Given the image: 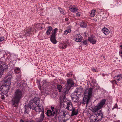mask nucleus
I'll use <instances>...</instances> for the list:
<instances>
[{"label": "nucleus", "mask_w": 122, "mask_h": 122, "mask_svg": "<svg viewBox=\"0 0 122 122\" xmlns=\"http://www.w3.org/2000/svg\"><path fill=\"white\" fill-rule=\"evenodd\" d=\"M22 81H21V82H20L19 84L20 87L22 86H23V82Z\"/></svg>", "instance_id": "nucleus-41"}, {"label": "nucleus", "mask_w": 122, "mask_h": 122, "mask_svg": "<svg viewBox=\"0 0 122 122\" xmlns=\"http://www.w3.org/2000/svg\"><path fill=\"white\" fill-rule=\"evenodd\" d=\"M79 96L80 95L74 92L71 94V97L72 100L75 102H77L79 100Z\"/></svg>", "instance_id": "nucleus-10"}, {"label": "nucleus", "mask_w": 122, "mask_h": 122, "mask_svg": "<svg viewBox=\"0 0 122 122\" xmlns=\"http://www.w3.org/2000/svg\"><path fill=\"white\" fill-rule=\"evenodd\" d=\"M14 95L12 101V103L13 106L15 107L17 106L20 100L23 97V93L22 90L18 89L15 91Z\"/></svg>", "instance_id": "nucleus-2"}, {"label": "nucleus", "mask_w": 122, "mask_h": 122, "mask_svg": "<svg viewBox=\"0 0 122 122\" xmlns=\"http://www.w3.org/2000/svg\"><path fill=\"white\" fill-rule=\"evenodd\" d=\"M53 30L51 26H48L47 27V29L46 31V34L48 35H49L51 33V31Z\"/></svg>", "instance_id": "nucleus-24"}, {"label": "nucleus", "mask_w": 122, "mask_h": 122, "mask_svg": "<svg viewBox=\"0 0 122 122\" xmlns=\"http://www.w3.org/2000/svg\"><path fill=\"white\" fill-rule=\"evenodd\" d=\"M45 117V115L44 110L42 111V113L40 115V117L36 119V121L37 122H42L43 121L44 118Z\"/></svg>", "instance_id": "nucleus-12"}, {"label": "nucleus", "mask_w": 122, "mask_h": 122, "mask_svg": "<svg viewBox=\"0 0 122 122\" xmlns=\"http://www.w3.org/2000/svg\"><path fill=\"white\" fill-rule=\"evenodd\" d=\"M68 120V119H65L63 120V121H62L61 122H66V121H67V120Z\"/></svg>", "instance_id": "nucleus-44"}, {"label": "nucleus", "mask_w": 122, "mask_h": 122, "mask_svg": "<svg viewBox=\"0 0 122 122\" xmlns=\"http://www.w3.org/2000/svg\"><path fill=\"white\" fill-rule=\"evenodd\" d=\"M67 46L66 44L63 42L60 43L59 45V47L61 49H64Z\"/></svg>", "instance_id": "nucleus-18"}, {"label": "nucleus", "mask_w": 122, "mask_h": 122, "mask_svg": "<svg viewBox=\"0 0 122 122\" xmlns=\"http://www.w3.org/2000/svg\"><path fill=\"white\" fill-rule=\"evenodd\" d=\"M16 80L17 81H16L15 82L17 84H18L19 83V82L21 80L20 77H18V78H17Z\"/></svg>", "instance_id": "nucleus-37"}, {"label": "nucleus", "mask_w": 122, "mask_h": 122, "mask_svg": "<svg viewBox=\"0 0 122 122\" xmlns=\"http://www.w3.org/2000/svg\"><path fill=\"white\" fill-rule=\"evenodd\" d=\"M11 82V77H9L5 81V84L2 89V91L7 92L9 91Z\"/></svg>", "instance_id": "nucleus-8"}, {"label": "nucleus", "mask_w": 122, "mask_h": 122, "mask_svg": "<svg viewBox=\"0 0 122 122\" xmlns=\"http://www.w3.org/2000/svg\"><path fill=\"white\" fill-rule=\"evenodd\" d=\"M114 108H118V106L117 104L116 103L114 106V107L112 108V109L113 110V109Z\"/></svg>", "instance_id": "nucleus-40"}, {"label": "nucleus", "mask_w": 122, "mask_h": 122, "mask_svg": "<svg viewBox=\"0 0 122 122\" xmlns=\"http://www.w3.org/2000/svg\"><path fill=\"white\" fill-rule=\"evenodd\" d=\"M114 116L115 117L116 116V115L115 114H114Z\"/></svg>", "instance_id": "nucleus-51"}, {"label": "nucleus", "mask_w": 122, "mask_h": 122, "mask_svg": "<svg viewBox=\"0 0 122 122\" xmlns=\"http://www.w3.org/2000/svg\"><path fill=\"white\" fill-rule=\"evenodd\" d=\"M94 37L93 36L91 37H88V40L89 41L90 43H92V44H94L96 43L97 40L94 39Z\"/></svg>", "instance_id": "nucleus-15"}, {"label": "nucleus", "mask_w": 122, "mask_h": 122, "mask_svg": "<svg viewBox=\"0 0 122 122\" xmlns=\"http://www.w3.org/2000/svg\"><path fill=\"white\" fill-rule=\"evenodd\" d=\"M81 15L80 12H78L77 13H76V16L79 17Z\"/></svg>", "instance_id": "nucleus-42"}, {"label": "nucleus", "mask_w": 122, "mask_h": 122, "mask_svg": "<svg viewBox=\"0 0 122 122\" xmlns=\"http://www.w3.org/2000/svg\"><path fill=\"white\" fill-rule=\"evenodd\" d=\"M120 47L122 49V45L120 46Z\"/></svg>", "instance_id": "nucleus-52"}, {"label": "nucleus", "mask_w": 122, "mask_h": 122, "mask_svg": "<svg viewBox=\"0 0 122 122\" xmlns=\"http://www.w3.org/2000/svg\"><path fill=\"white\" fill-rule=\"evenodd\" d=\"M29 122H36L34 120H31Z\"/></svg>", "instance_id": "nucleus-47"}, {"label": "nucleus", "mask_w": 122, "mask_h": 122, "mask_svg": "<svg viewBox=\"0 0 122 122\" xmlns=\"http://www.w3.org/2000/svg\"><path fill=\"white\" fill-rule=\"evenodd\" d=\"M122 78V75L121 74L115 76L114 77V80L115 81H118L121 80Z\"/></svg>", "instance_id": "nucleus-19"}, {"label": "nucleus", "mask_w": 122, "mask_h": 122, "mask_svg": "<svg viewBox=\"0 0 122 122\" xmlns=\"http://www.w3.org/2000/svg\"><path fill=\"white\" fill-rule=\"evenodd\" d=\"M102 32L106 35L108 34L109 33V30L106 28L104 27L103 28Z\"/></svg>", "instance_id": "nucleus-23"}, {"label": "nucleus", "mask_w": 122, "mask_h": 122, "mask_svg": "<svg viewBox=\"0 0 122 122\" xmlns=\"http://www.w3.org/2000/svg\"><path fill=\"white\" fill-rule=\"evenodd\" d=\"M96 10H92L90 14V16L92 17H94L96 14Z\"/></svg>", "instance_id": "nucleus-30"}, {"label": "nucleus", "mask_w": 122, "mask_h": 122, "mask_svg": "<svg viewBox=\"0 0 122 122\" xmlns=\"http://www.w3.org/2000/svg\"><path fill=\"white\" fill-rule=\"evenodd\" d=\"M58 29L57 28L54 29L52 32V34L51 36L50 40L54 44L56 43L57 41L56 39V33Z\"/></svg>", "instance_id": "nucleus-9"}, {"label": "nucleus", "mask_w": 122, "mask_h": 122, "mask_svg": "<svg viewBox=\"0 0 122 122\" xmlns=\"http://www.w3.org/2000/svg\"><path fill=\"white\" fill-rule=\"evenodd\" d=\"M116 122H120V121L119 120L117 121H116Z\"/></svg>", "instance_id": "nucleus-49"}, {"label": "nucleus", "mask_w": 122, "mask_h": 122, "mask_svg": "<svg viewBox=\"0 0 122 122\" xmlns=\"http://www.w3.org/2000/svg\"><path fill=\"white\" fill-rule=\"evenodd\" d=\"M4 99V97H3V98H2V99Z\"/></svg>", "instance_id": "nucleus-54"}, {"label": "nucleus", "mask_w": 122, "mask_h": 122, "mask_svg": "<svg viewBox=\"0 0 122 122\" xmlns=\"http://www.w3.org/2000/svg\"><path fill=\"white\" fill-rule=\"evenodd\" d=\"M83 43L85 45H86L88 43V40H84L83 41Z\"/></svg>", "instance_id": "nucleus-38"}, {"label": "nucleus", "mask_w": 122, "mask_h": 122, "mask_svg": "<svg viewBox=\"0 0 122 122\" xmlns=\"http://www.w3.org/2000/svg\"><path fill=\"white\" fill-rule=\"evenodd\" d=\"M83 90V88H78L76 89L75 92H77V93L79 94V95H80V93L82 92Z\"/></svg>", "instance_id": "nucleus-28"}, {"label": "nucleus", "mask_w": 122, "mask_h": 122, "mask_svg": "<svg viewBox=\"0 0 122 122\" xmlns=\"http://www.w3.org/2000/svg\"><path fill=\"white\" fill-rule=\"evenodd\" d=\"M67 24L68 25L69 24V22H67Z\"/></svg>", "instance_id": "nucleus-48"}, {"label": "nucleus", "mask_w": 122, "mask_h": 122, "mask_svg": "<svg viewBox=\"0 0 122 122\" xmlns=\"http://www.w3.org/2000/svg\"><path fill=\"white\" fill-rule=\"evenodd\" d=\"M63 100L62 101V102H64L63 104V107L71 111L73 108L72 103L67 101V100L66 99L65 96L63 97Z\"/></svg>", "instance_id": "nucleus-5"}, {"label": "nucleus", "mask_w": 122, "mask_h": 122, "mask_svg": "<svg viewBox=\"0 0 122 122\" xmlns=\"http://www.w3.org/2000/svg\"><path fill=\"white\" fill-rule=\"evenodd\" d=\"M73 74L72 72H70L67 73L66 76L68 77H71L73 75Z\"/></svg>", "instance_id": "nucleus-35"}, {"label": "nucleus", "mask_w": 122, "mask_h": 122, "mask_svg": "<svg viewBox=\"0 0 122 122\" xmlns=\"http://www.w3.org/2000/svg\"><path fill=\"white\" fill-rule=\"evenodd\" d=\"M46 115L48 117H53L54 116H56L57 115V114L56 113L54 112H52L50 110H47L46 112Z\"/></svg>", "instance_id": "nucleus-14"}, {"label": "nucleus", "mask_w": 122, "mask_h": 122, "mask_svg": "<svg viewBox=\"0 0 122 122\" xmlns=\"http://www.w3.org/2000/svg\"><path fill=\"white\" fill-rule=\"evenodd\" d=\"M92 89L91 87L85 90L83 100L81 102L82 104H86V105L88 104L91 98L92 97Z\"/></svg>", "instance_id": "nucleus-4"}, {"label": "nucleus", "mask_w": 122, "mask_h": 122, "mask_svg": "<svg viewBox=\"0 0 122 122\" xmlns=\"http://www.w3.org/2000/svg\"><path fill=\"white\" fill-rule=\"evenodd\" d=\"M92 70L93 72H97V70L96 69L94 68H93L92 69Z\"/></svg>", "instance_id": "nucleus-43"}, {"label": "nucleus", "mask_w": 122, "mask_h": 122, "mask_svg": "<svg viewBox=\"0 0 122 122\" xmlns=\"http://www.w3.org/2000/svg\"><path fill=\"white\" fill-rule=\"evenodd\" d=\"M101 108L97 105V106H95L93 108V113H94V114L96 113H97V112H98V111Z\"/></svg>", "instance_id": "nucleus-22"}, {"label": "nucleus", "mask_w": 122, "mask_h": 122, "mask_svg": "<svg viewBox=\"0 0 122 122\" xmlns=\"http://www.w3.org/2000/svg\"><path fill=\"white\" fill-rule=\"evenodd\" d=\"M72 111L71 116L73 117L75 115H76L78 114V111L75 109L74 108H73Z\"/></svg>", "instance_id": "nucleus-21"}, {"label": "nucleus", "mask_w": 122, "mask_h": 122, "mask_svg": "<svg viewBox=\"0 0 122 122\" xmlns=\"http://www.w3.org/2000/svg\"><path fill=\"white\" fill-rule=\"evenodd\" d=\"M106 100L105 99H102L97 104V105L101 108L104 107L106 102Z\"/></svg>", "instance_id": "nucleus-13"}, {"label": "nucleus", "mask_w": 122, "mask_h": 122, "mask_svg": "<svg viewBox=\"0 0 122 122\" xmlns=\"http://www.w3.org/2000/svg\"><path fill=\"white\" fill-rule=\"evenodd\" d=\"M117 81H115L114 80L110 81L112 83L113 86H114L115 85H117Z\"/></svg>", "instance_id": "nucleus-34"}, {"label": "nucleus", "mask_w": 122, "mask_h": 122, "mask_svg": "<svg viewBox=\"0 0 122 122\" xmlns=\"http://www.w3.org/2000/svg\"><path fill=\"white\" fill-rule=\"evenodd\" d=\"M66 43H67V44H68V42L67 41H66Z\"/></svg>", "instance_id": "nucleus-53"}, {"label": "nucleus", "mask_w": 122, "mask_h": 122, "mask_svg": "<svg viewBox=\"0 0 122 122\" xmlns=\"http://www.w3.org/2000/svg\"><path fill=\"white\" fill-rule=\"evenodd\" d=\"M12 56H13V61H16V59L17 57V56L14 54H13L12 55Z\"/></svg>", "instance_id": "nucleus-36"}, {"label": "nucleus", "mask_w": 122, "mask_h": 122, "mask_svg": "<svg viewBox=\"0 0 122 122\" xmlns=\"http://www.w3.org/2000/svg\"><path fill=\"white\" fill-rule=\"evenodd\" d=\"M41 26L39 24H33L30 27L26 28L25 30L24 36L26 37L30 36H32L34 34V33L36 32Z\"/></svg>", "instance_id": "nucleus-3"}, {"label": "nucleus", "mask_w": 122, "mask_h": 122, "mask_svg": "<svg viewBox=\"0 0 122 122\" xmlns=\"http://www.w3.org/2000/svg\"><path fill=\"white\" fill-rule=\"evenodd\" d=\"M42 86L40 84L38 86V87L39 89L41 91V92L43 93H45L47 94H49V92H50L49 90L50 86H47L46 87L45 86L47 83L46 80H43L42 81Z\"/></svg>", "instance_id": "nucleus-6"}, {"label": "nucleus", "mask_w": 122, "mask_h": 122, "mask_svg": "<svg viewBox=\"0 0 122 122\" xmlns=\"http://www.w3.org/2000/svg\"><path fill=\"white\" fill-rule=\"evenodd\" d=\"M51 109L52 110V112H54L55 113L57 114L58 112L59 109H58L57 108H54V107L51 106Z\"/></svg>", "instance_id": "nucleus-29"}, {"label": "nucleus", "mask_w": 122, "mask_h": 122, "mask_svg": "<svg viewBox=\"0 0 122 122\" xmlns=\"http://www.w3.org/2000/svg\"><path fill=\"white\" fill-rule=\"evenodd\" d=\"M14 70L16 74H20L21 71L20 68L18 67H15L14 69Z\"/></svg>", "instance_id": "nucleus-26"}, {"label": "nucleus", "mask_w": 122, "mask_h": 122, "mask_svg": "<svg viewBox=\"0 0 122 122\" xmlns=\"http://www.w3.org/2000/svg\"><path fill=\"white\" fill-rule=\"evenodd\" d=\"M69 9L70 11L73 12H76L78 11L77 7H74L72 6L71 7H69Z\"/></svg>", "instance_id": "nucleus-20"}, {"label": "nucleus", "mask_w": 122, "mask_h": 122, "mask_svg": "<svg viewBox=\"0 0 122 122\" xmlns=\"http://www.w3.org/2000/svg\"><path fill=\"white\" fill-rule=\"evenodd\" d=\"M3 92H4V91L3 92H2V91H1L0 92H0H1L2 93V92H3V93H4Z\"/></svg>", "instance_id": "nucleus-50"}, {"label": "nucleus", "mask_w": 122, "mask_h": 122, "mask_svg": "<svg viewBox=\"0 0 122 122\" xmlns=\"http://www.w3.org/2000/svg\"><path fill=\"white\" fill-rule=\"evenodd\" d=\"M80 27L83 28H86L87 26L86 24L83 21L80 23Z\"/></svg>", "instance_id": "nucleus-27"}, {"label": "nucleus", "mask_w": 122, "mask_h": 122, "mask_svg": "<svg viewBox=\"0 0 122 122\" xmlns=\"http://www.w3.org/2000/svg\"><path fill=\"white\" fill-rule=\"evenodd\" d=\"M86 32H85V33H85V36L86 35Z\"/></svg>", "instance_id": "nucleus-55"}, {"label": "nucleus", "mask_w": 122, "mask_h": 122, "mask_svg": "<svg viewBox=\"0 0 122 122\" xmlns=\"http://www.w3.org/2000/svg\"><path fill=\"white\" fill-rule=\"evenodd\" d=\"M30 109L34 110L37 112L41 111V107L39 98L35 97L29 102L28 104L25 105L23 110H24L23 116L28 114Z\"/></svg>", "instance_id": "nucleus-1"}, {"label": "nucleus", "mask_w": 122, "mask_h": 122, "mask_svg": "<svg viewBox=\"0 0 122 122\" xmlns=\"http://www.w3.org/2000/svg\"><path fill=\"white\" fill-rule=\"evenodd\" d=\"M103 117V116L101 111H98L94 114V118L92 119L93 122H98L100 121L102 118Z\"/></svg>", "instance_id": "nucleus-7"}, {"label": "nucleus", "mask_w": 122, "mask_h": 122, "mask_svg": "<svg viewBox=\"0 0 122 122\" xmlns=\"http://www.w3.org/2000/svg\"><path fill=\"white\" fill-rule=\"evenodd\" d=\"M5 38L3 36L0 37V42H2L4 40Z\"/></svg>", "instance_id": "nucleus-39"}, {"label": "nucleus", "mask_w": 122, "mask_h": 122, "mask_svg": "<svg viewBox=\"0 0 122 122\" xmlns=\"http://www.w3.org/2000/svg\"><path fill=\"white\" fill-rule=\"evenodd\" d=\"M82 37L80 34H78L75 35L74 37L75 41L77 42H81L82 40Z\"/></svg>", "instance_id": "nucleus-16"}, {"label": "nucleus", "mask_w": 122, "mask_h": 122, "mask_svg": "<svg viewBox=\"0 0 122 122\" xmlns=\"http://www.w3.org/2000/svg\"><path fill=\"white\" fill-rule=\"evenodd\" d=\"M71 29H67V30L65 31L64 33V35H67L68 33H70L71 32Z\"/></svg>", "instance_id": "nucleus-31"}, {"label": "nucleus", "mask_w": 122, "mask_h": 122, "mask_svg": "<svg viewBox=\"0 0 122 122\" xmlns=\"http://www.w3.org/2000/svg\"><path fill=\"white\" fill-rule=\"evenodd\" d=\"M67 113V112L65 111H62L59 109L57 115H59V116H63L64 117H65Z\"/></svg>", "instance_id": "nucleus-17"}, {"label": "nucleus", "mask_w": 122, "mask_h": 122, "mask_svg": "<svg viewBox=\"0 0 122 122\" xmlns=\"http://www.w3.org/2000/svg\"><path fill=\"white\" fill-rule=\"evenodd\" d=\"M20 122H24V120H23L22 119H21L20 120Z\"/></svg>", "instance_id": "nucleus-46"}, {"label": "nucleus", "mask_w": 122, "mask_h": 122, "mask_svg": "<svg viewBox=\"0 0 122 122\" xmlns=\"http://www.w3.org/2000/svg\"><path fill=\"white\" fill-rule=\"evenodd\" d=\"M71 88L70 87L66 86V87L65 88L63 89V93H64L65 94H67Z\"/></svg>", "instance_id": "nucleus-25"}, {"label": "nucleus", "mask_w": 122, "mask_h": 122, "mask_svg": "<svg viewBox=\"0 0 122 122\" xmlns=\"http://www.w3.org/2000/svg\"><path fill=\"white\" fill-rule=\"evenodd\" d=\"M74 86V83L73 80L72 79H69L67 80V83L66 86L71 88Z\"/></svg>", "instance_id": "nucleus-11"}, {"label": "nucleus", "mask_w": 122, "mask_h": 122, "mask_svg": "<svg viewBox=\"0 0 122 122\" xmlns=\"http://www.w3.org/2000/svg\"><path fill=\"white\" fill-rule=\"evenodd\" d=\"M65 20L66 21H67L69 19L68 18H66L65 19Z\"/></svg>", "instance_id": "nucleus-45"}, {"label": "nucleus", "mask_w": 122, "mask_h": 122, "mask_svg": "<svg viewBox=\"0 0 122 122\" xmlns=\"http://www.w3.org/2000/svg\"><path fill=\"white\" fill-rule=\"evenodd\" d=\"M57 89L59 90V92H61V90L62 87V86L61 85H57Z\"/></svg>", "instance_id": "nucleus-33"}, {"label": "nucleus", "mask_w": 122, "mask_h": 122, "mask_svg": "<svg viewBox=\"0 0 122 122\" xmlns=\"http://www.w3.org/2000/svg\"><path fill=\"white\" fill-rule=\"evenodd\" d=\"M59 9L60 10L61 13L63 15H64L65 13V11L62 8H59Z\"/></svg>", "instance_id": "nucleus-32"}]
</instances>
